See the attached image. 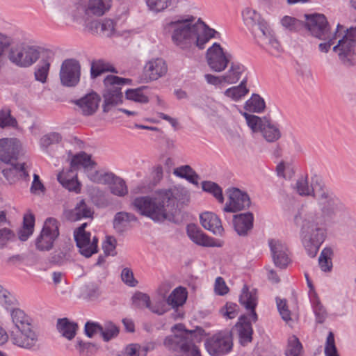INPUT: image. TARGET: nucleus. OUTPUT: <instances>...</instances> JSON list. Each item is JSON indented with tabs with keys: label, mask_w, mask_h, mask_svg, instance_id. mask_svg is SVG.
<instances>
[{
	"label": "nucleus",
	"mask_w": 356,
	"mask_h": 356,
	"mask_svg": "<svg viewBox=\"0 0 356 356\" xmlns=\"http://www.w3.org/2000/svg\"><path fill=\"white\" fill-rule=\"evenodd\" d=\"M296 189L299 195H312L317 201L318 211H301L295 216V222L301 229L302 243L309 256L314 257L325 239L326 227L341 216L344 206L317 175L312 177L310 186L307 177L298 178Z\"/></svg>",
	"instance_id": "nucleus-1"
},
{
	"label": "nucleus",
	"mask_w": 356,
	"mask_h": 356,
	"mask_svg": "<svg viewBox=\"0 0 356 356\" xmlns=\"http://www.w3.org/2000/svg\"><path fill=\"white\" fill-rule=\"evenodd\" d=\"M165 35L170 36L172 44L190 56L197 48L204 49L212 38H220V33L204 22H195L193 16H175L168 18L163 24Z\"/></svg>",
	"instance_id": "nucleus-2"
},
{
	"label": "nucleus",
	"mask_w": 356,
	"mask_h": 356,
	"mask_svg": "<svg viewBox=\"0 0 356 356\" xmlns=\"http://www.w3.org/2000/svg\"><path fill=\"white\" fill-rule=\"evenodd\" d=\"M176 199L171 189L161 190L152 196L138 197L134 200V209L142 216L156 222L165 220L175 209Z\"/></svg>",
	"instance_id": "nucleus-3"
},
{
	"label": "nucleus",
	"mask_w": 356,
	"mask_h": 356,
	"mask_svg": "<svg viewBox=\"0 0 356 356\" xmlns=\"http://www.w3.org/2000/svg\"><path fill=\"white\" fill-rule=\"evenodd\" d=\"M174 335L167 337L164 346L169 350L180 352L186 356H201L199 347L195 343H200L206 334L204 330L198 327L195 330H188L184 325L178 323L172 327Z\"/></svg>",
	"instance_id": "nucleus-4"
},
{
	"label": "nucleus",
	"mask_w": 356,
	"mask_h": 356,
	"mask_svg": "<svg viewBox=\"0 0 356 356\" xmlns=\"http://www.w3.org/2000/svg\"><path fill=\"white\" fill-rule=\"evenodd\" d=\"M10 312L14 330L10 338L13 344L26 349H32L38 342V334L34 330L32 318L19 308Z\"/></svg>",
	"instance_id": "nucleus-5"
},
{
	"label": "nucleus",
	"mask_w": 356,
	"mask_h": 356,
	"mask_svg": "<svg viewBox=\"0 0 356 356\" xmlns=\"http://www.w3.org/2000/svg\"><path fill=\"white\" fill-rule=\"evenodd\" d=\"M41 55L40 47L26 42L12 46L8 51L10 61L20 67H28L34 64Z\"/></svg>",
	"instance_id": "nucleus-6"
},
{
	"label": "nucleus",
	"mask_w": 356,
	"mask_h": 356,
	"mask_svg": "<svg viewBox=\"0 0 356 356\" xmlns=\"http://www.w3.org/2000/svg\"><path fill=\"white\" fill-rule=\"evenodd\" d=\"M241 113L245 118L248 126L252 132H261L267 142L273 143L281 138L282 134L279 127L273 123L269 118H261L246 112Z\"/></svg>",
	"instance_id": "nucleus-7"
},
{
	"label": "nucleus",
	"mask_w": 356,
	"mask_h": 356,
	"mask_svg": "<svg viewBox=\"0 0 356 356\" xmlns=\"http://www.w3.org/2000/svg\"><path fill=\"white\" fill-rule=\"evenodd\" d=\"M104 83L106 87L103 97L104 99V111L108 112L111 106L122 102L121 86L131 83L128 79L120 78L114 75L107 76Z\"/></svg>",
	"instance_id": "nucleus-8"
},
{
	"label": "nucleus",
	"mask_w": 356,
	"mask_h": 356,
	"mask_svg": "<svg viewBox=\"0 0 356 356\" xmlns=\"http://www.w3.org/2000/svg\"><path fill=\"white\" fill-rule=\"evenodd\" d=\"M204 346L211 356L227 355L232 350L233 346L232 334L228 332H219L207 339Z\"/></svg>",
	"instance_id": "nucleus-9"
},
{
	"label": "nucleus",
	"mask_w": 356,
	"mask_h": 356,
	"mask_svg": "<svg viewBox=\"0 0 356 356\" xmlns=\"http://www.w3.org/2000/svg\"><path fill=\"white\" fill-rule=\"evenodd\" d=\"M231 58V55L218 42H214L206 52V60L209 67L216 72L224 71L230 63Z\"/></svg>",
	"instance_id": "nucleus-10"
},
{
	"label": "nucleus",
	"mask_w": 356,
	"mask_h": 356,
	"mask_svg": "<svg viewBox=\"0 0 356 356\" xmlns=\"http://www.w3.org/2000/svg\"><path fill=\"white\" fill-rule=\"evenodd\" d=\"M58 221L54 218H47L40 236L37 238L35 245L39 250H49L52 248L55 240L59 236Z\"/></svg>",
	"instance_id": "nucleus-11"
},
{
	"label": "nucleus",
	"mask_w": 356,
	"mask_h": 356,
	"mask_svg": "<svg viewBox=\"0 0 356 356\" xmlns=\"http://www.w3.org/2000/svg\"><path fill=\"white\" fill-rule=\"evenodd\" d=\"M356 46V27H351L346 31V33L339 39L338 44L333 47L339 59L344 63H350L354 54Z\"/></svg>",
	"instance_id": "nucleus-12"
},
{
	"label": "nucleus",
	"mask_w": 356,
	"mask_h": 356,
	"mask_svg": "<svg viewBox=\"0 0 356 356\" xmlns=\"http://www.w3.org/2000/svg\"><path fill=\"white\" fill-rule=\"evenodd\" d=\"M87 223H83L74 233V239L79 252L86 257H90L97 252L98 238L95 236L91 238V234L85 231Z\"/></svg>",
	"instance_id": "nucleus-13"
},
{
	"label": "nucleus",
	"mask_w": 356,
	"mask_h": 356,
	"mask_svg": "<svg viewBox=\"0 0 356 356\" xmlns=\"http://www.w3.org/2000/svg\"><path fill=\"white\" fill-rule=\"evenodd\" d=\"M81 66L78 60L70 58L65 60L60 67V79L63 85L74 86L80 80Z\"/></svg>",
	"instance_id": "nucleus-14"
},
{
	"label": "nucleus",
	"mask_w": 356,
	"mask_h": 356,
	"mask_svg": "<svg viewBox=\"0 0 356 356\" xmlns=\"http://www.w3.org/2000/svg\"><path fill=\"white\" fill-rule=\"evenodd\" d=\"M20 150L21 144L17 138L0 139V164H11L17 161Z\"/></svg>",
	"instance_id": "nucleus-15"
},
{
	"label": "nucleus",
	"mask_w": 356,
	"mask_h": 356,
	"mask_svg": "<svg viewBox=\"0 0 356 356\" xmlns=\"http://www.w3.org/2000/svg\"><path fill=\"white\" fill-rule=\"evenodd\" d=\"M305 26L310 33L321 40H327L329 38L328 24L325 17L321 14L305 15Z\"/></svg>",
	"instance_id": "nucleus-16"
},
{
	"label": "nucleus",
	"mask_w": 356,
	"mask_h": 356,
	"mask_svg": "<svg viewBox=\"0 0 356 356\" xmlns=\"http://www.w3.org/2000/svg\"><path fill=\"white\" fill-rule=\"evenodd\" d=\"M228 193L229 200L223 209L224 211L235 213L249 207L250 200L246 193L236 188L229 189Z\"/></svg>",
	"instance_id": "nucleus-17"
},
{
	"label": "nucleus",
	"mask_w": 356,
	"mask_h": 356,
	"mask_svg": "<svg viewBox=\"0 0 356 356\" xmlns=\"http://www.w3.org/2000/svg\"><path fill=\"white\" fill-rule=\"evenodd\" d=\"M168 71L165 60L162 58H153L146 63L143 68L144 80L147 82L159 79Z\"/></svg>",
	"instance_id": "nucleus-18"
},
{
	"label": "nucleus",
	"mask_w": 356,
	"mask_h": 356,
	"mask_svg": "<svg viewBox=\"0 0 356 356\" xmlns=\"http://www.w3.org/2000/svg\"><path fill=\"white\" fill-rule=\"evenodd\" d=\"M273 261L280 268L286 267L290 262L288 248L280 240L270 239L268 241Z\"/></svg>",
	"instance_id": "nucleus-19"
},
{
	"label": "nucleus",
	"mask_w": 356,
	"mask_h": 356,
	"mask_svg": "<svg viewBox=\"0 0 356 356\" xmlns=\"http://www.w3.org/2000/svg\"><path fill=\"white\" fill-rule=\"evenodd\" d=\"M188 237L196 244L205 247H221L222 242L209 237L195 225L187 226Z\"/></svg>",
	"instance_id": "nucleus-20"
},
{
	"label": "nucleus",
	"mask_w": 356,
	"mask_h": 356,
	"mask_svg": "<svg viewBox=\"0 0 356 356\" xmlns=\"http://www.w3.org/2000/svg\"><path fill=\"white\" fill-rule=\"evenodd\" d=\"M115 23L108 18L102 20H93L88 25V30L92 34H99L104 37H111L115 34Z\"/></svg>",
	"instance_id": "nucleus-21"
},
{
	"label": "nucleus",
	"mask_w": 356,
	"mask_h": 356,
	"mask_svg": "<svg viewBox=\"0 0 356 356\" xmlns=\"http://www.w3.org/2000/svg\"><path fill=\"white\" fill-rule=\"evenodd\" d=\"M99 102V96L95 92H90L76 100L75 104L83 115H91L97 110Z\"/></svg>",
	"instance_id": "nucleus-22"
},
{
	"label": "nucleus",
	"mask_w": 356,
	"mask_h": 356,
	"mask_svg": "<svg viewBox=\"0 0 356 356\" xmlns=\"http://www.w3.org/2000/svg\"><path fill=\"white\" fill-rule=\"evenodd\" d=\"M243 19L245 24L249 28L258 26L261 33H266L269 28L268 23L261 18V15L250 8H246L242 12Z\"/></svg>",
	"instance_id": "nucleus-23"
},
{
	"label": "nucleus",
	"mask_w": 356,
	"mask_h": 356,
	"mask_svg": "<svg viewBox=\"0 0 356 356\" xmlns=\"http://www.w3.org/2000/svg\"><path fill=\"white\" fill-rule=\"evenodd\" d=\"M202 227L216 235L222 236L224 229L220 219L213 213L206 211L200 216Z\"/></svg>",
	"instance_id": "nucleus-24"
},
{
	"label": "nucleus",
	"mask_w": 356,
	"mask_h": 356,
	"mask_svg": "<svg viewBox=\"0 0 356 356\" xmlns=\"http://www.w3.org/2000/svg\"><path fill=\"white\" fill-rule=\"evenodd\" d=\"M10 167L6 168L2 170V174L5 178L10 182H14L17 179H25L29 178V175L27 171V166L25 163H18L14 161L11 164H7Z\"/></svg>",
	"instance_id": "nucleus-25"
},
{
	"label": "nucleus",
	"mask_w": 356,
	"mask_h": 356,
	"mask_svg": "<svg viewBox=\"0 0 356 356\" xmlns=\"http://www.w3.org/2000/svg\"><path fill=\"white\" fill-rule=\"evenodd\" d=\"M113 5V0H88L85 13L101 17L108 13Z\"/></svg>",
	"instance_id": "nucleus-26"
},
{
	"label": "nucleus",
	"mask_w": 356,
	"mask_h": 356,
	"mask_svg": "<svg viewBox=\"0 0 356 356\" xmlns=\"http://www.w3.org/2000/svg\"><path fill=\"white\" fill-rule=\"evenodd\" d=\"M54 60V54L51 51L47 50L42 52V58L35 72L36 80L44 83L47 81L51 64Z\"/></svg>",
	"instance_id": "nucleus-27"
},
{
	"label": "nucleus",
	"mask_w": 356,
	"mask_h": 356,
	"mask_svg": "<svg viewBox=\"0 0 356 356\" xmlns=\"http://www.w3.org/2000/svg\"><path fill=\"white\" fill-rule=\"evenodd\" d=\"M240 303L247 309L250 310V318L254 321L257 320V314L255 312V307L257 305V297L256 291H249L248 286L245 285L242 290V293L239 298Z\"/></svg>",
	"instance_id": "nucleus-28"
},
{
	"label": "nucleus",
	"mask_w": 356,
	"mask_h": 356,
	"mask_svg": "<svg viewBox=\"0 0 356 356\" xmlns=\"http://www.w3.org/2000/svg\"><path fill=\"white\" fill-rule=\"evenodd\" d=\"M236 328L242 345H246L252 341L253 330L246 316H242L238 318V321L236 324Z\"/></svg>",
	"instance_id": "nucleus-29"
},
{
	"label": "nucleus",
	"mask_w": 356,
	"mask_h": 356,
	"mask_svg": "<svg viewBox=\"0 0 356 356\" xmlns=\"http://www.w3.org/2000/svg\"><path fill=\"white\" fill-rule=\"evenodd\" d=\"M96 163L92 160L91 156L84 152H81L74 155L71 159V170H77L83 168L86 172L92 170Z\"/></svg>",
	"instance_id": "nucleus-30"
},
{
	"label": "nucleus",
	"mask_w": 356,
	"mask_h": 356,
	"mask_svg": "<svg viewBox=\"0 0 356 356\" xmlns=\"http://www.w3.org/2000/svg\"><path fill=\"white\" fill-rule=\"evenodd\" d=\"M73 174L72 170L68 172L62 171L58 175V181L60 184L70 191L79 193L81 191V184L77 179L76 175Z\"/></svg>",
	"instance_id": "nucleus-31"
},
{
	"label": "nucleus",
	"mask_w": 356,
	"mask_h": 356,
	"mask_svg": "<svg viewBox=\"0 0 356 356\" xmlns=\"http://www.w3.org/2000/svg\"><path fill=\"white\" fill-rule=\"evenodd\" d=\"M253 224V216L250 213H241L234 216V226L239 235H245L251 229Z\"/></svg>",
	"instance_id": "nucleus-32"
},
{
	"label": "nucleus",
	"mask_w": 356,
	"mask_h": 356,
	"mask_svg": "<svg viewBox=\"0 0 356 356\" xmlns=\"http://www.w3.org/2000/svg\"><path fill=\"white\" fill-rule=\"evenodd\" d=\"M244 65L238 62H232L227 72L223 74L225 83L233 84L239 81L242 74L245 72Z\"/></svg>",
	"instance_id": "nucleus-33"
},
{
	"label": "nucleus",
	"mask_w": 356,
	"mask_h": 356,
	"mask_svg": "<svg viewBox=\"0 0 356 356\" xmlns=\"http://www.w3.org/2000/svg\"><path fill=\"white\" fill-rule=\"evenodd\" d=\"M188 298V291L186 288L179 286L175 288L167 298V302L172 308L183 306Z\"/></svg>",
	"instance_id": "nucleus-34"
},
{
	"label": "nucleus",
	"mask_w": 356,
	"mask_h": 356,
	"mask_svg": "<svg viewBox=\"0 0 356 356\" xmlns=\"http://www.w3.org/2000/svg\"><path fill=\"white\" fill-rule=\"evenodd\" d=\"M309 300L316 322L318 323H323L327 318V312L324 306L321 302L316 291L310 293Z\"/></svg>",
	"instance_id": "nucleus-35"
},
{
	"label": "nucleus",
	"mask_w": 356,
	"mask_h": 356,
	"mask_svg": "<svg viewBox=\"0 0 356 356\" xmlns=\"http://www.w3.org/2000/svg\"><path fill=\"white\" fill-rule=\"evenodd\" d=\"M133 305L137 308H148L152 312L159 315L165 313L163 308L155 309L151 307V301L149 296L142 292L136 293L132 297Z\"/></svg>",
	"instance_id": "nucleus-36"
},
{
	"label": "nucleus",
	"mask_w": 356,
	"mask_h": 356,
	"mask_svg": "<svg viewBox=\"0 0 356 356\" xmlns=\"http://www.w3.org/2000/svg\"><path fill=\"white\" fill-rule=\"evenodd\" d=\"M264 42L266 45L267 51L272 55L277 56L282 51V47L279 41L275 38L272 30L270 28L262 33Z\"/></svg>",
	"instance_id": "nucleus-37"
},
{
	"label": "nucleus",
	"mask_w": 356,
	"mask_h": 356,
	"mask_svg": "<svg viewBox=\"0 0 356 356\" xmlns=\"http://www.w3.org/2000/svg\"><path fill=\"white\" fill-rule=\"evenodd\" d=\"M173 174L176 177L186 179L188 182L195 185L198 184L199 175L188 165H184L174 169Z\"/></svg>",
	"instance_id": "nucleus-38"
},
{
	"label": "nucleus",
	"mask_w": 356,
	"mask_h": 356,
	"mask_svg": "<svg viewBox=\"0 0 356 356\" xmlns=\"http://www.w3.org/2000/svg\"><path fill=\"white\" fill-rule=\"evenodd\" d=\"M77 324L70 322L66 318L58 319L57 329L58 332L66 339L71 340L75 335L77 330Z\"/></svg>",
	"instance_id": "nucleus-39"
},
{
	"label": "nucleus",
	"mask_w": 356,
	"mask_h": 356,
	"mask_svg": "<svg viewBox=\"0 0 356 356\" xmlns=\"http://www.w3.org/2000/svg\"><path fill=\"white\" fill-rule=\"evenodd\" d=\"M136 217L130 213L119 212L118 213L113 220L115 229L118 232L124 231L132 222H136Z\"/></svg>",
	"instance_id": "nucleus-40"
},
{
	"label": "nucleus",
	"mask_w": 356,
	"mask_h": 356,
	"mask_svg": "<svg viewBox=\"0 0 356 356\" xmlns=\"http://www.w3.org/2000/svg\"><path fill=\"white\" fill-rule=\"evenodd\" d=\"M249 89L247 88V79H243L237 86H233L227 89L224 94L226 97L238 102L248 95Z\"/></svg>",
	"instance_id": "nucleus-41"
},
{
	"label": "nucleus",
	"mask_w": 356,
	"mask_h": 356,
	"mask_svg": "<svg viewBox=\"0 0 356 356\" xmlns=\"http://www.w3.org/2000/svg\"><path fill=\"white\" fill-rule=\"evenodd\" d=\"M35 218L32 213H27L24 216L23 227L18 233L19 238L22 241H26L34 230Z\"/></svg>",
	"instance_id": "nucleus-42"
},
{
	"label": "nucleus",
	"mask_w": 356,
	"mask_h": 356,
	"mask_svg": "<svg viewBox=\"0 0 356 356\" xmlns=\"http://www.w3.org/2000/svg\"><path fill=\"white\" fill-rule=\"evenodd\" d=\"M266 108L264 99L257 94H252L244 105V108L251 113H262Z\"/></svg>",
	"instance_id": "nucleus-43"
},
{
	"label": "nucleus",
	"mask_w": 356,
	"mask_h": 356,
	"mask_svg": "<svg viewBox=\"0 0 356 356\" xmlns=\"http://www.w3.org/2000/svg\"><path fill=\"white\" fill-rule=\"evenodd\" d=\"M92 211L87 207L83 200H81L76 207L72 210L69 214L70 220L77 221L83 218H90L92 215Z\"/></svg>",
	"instance_id": "nucleus-44"
},
{
	"label": "nucleus",
	"mask_w": 356,
	"mask_h": 356,
	"mask_svg": "<svg viewBox=\"0 0 356 356\" xmlns=\"http://www.w3.org/2000/svg\"><path fill=\"white\" fill-rule=\"evenodd\" d=\"M0 303L9 312L17 308L18 301L15 296L6 289L0 285Z\"/></svg>",
	"instance_id": "nucleus-45"
},
{
	"label": "nucleus",
	"mask_w": 356,
	"mask_h": 356,
	"mask_svg": "<svg viewBox=\"0 0 356 356\" xmlns=\"http://www.w3.org/2000/svg\"><path fill=\"white\" fill-rule=\"evenodd\" d=\"M145 87H140L135 89H128L125 92V97L127 99L138 102L141 104H145L149 102V97L144 90Z\"/></svg>",
	"instance_id": "nucleus-46"
},
{
	"label": "nucleus",
	"mask_w": 356,
	"mask_h": 356,
	"mask_svg": "<svg viewBox=\"0 0 356 356\" xmlns=\"http://www.w3.org/2000/svg\"><path fill=\"white\" fill-rule=\"evenodd\" d=\"M106 72H114V67L103 60L94 61L91 65V76L95 78Z\"/></svg>",
	"instance_id": "nucleus-47"
},
{
	"label": "nucleus",
	"mask_w": 356,
	"mask_h": 356,
	"mask_svg": "<svg viewBox=\"0 0 356 356\" xmlns=\"http://www.w3.org/2000/svg\"><path fill=\"white\" fill-rule=\"evenodd\" d=\"M333 252L330 248H325L319 257L318 263L321 269L324 272H329L332 268V256Z\"/></svg>",
	"instance_id": "nucleus-48"
},
{
	"label": "nucleus",
	"mask_w": 356,
	"mask_h": 356,
	"mask_svg": "<svg viewBox=\"0 0 356 356\" xmlns=\"http://www.w3.org/2000/svg\"><path fill=\"white\" fill-rule=\"evenodd\" d=\"M202 186L204 191L212 194L219 202H223L222 191L217 184L210 181H205L202 182Z\"/></svg>",
	"instance_id": "nucleus-49"
},
{
	"label": "nucleus",
	"mask_w": 356,
	"mask_h": 356,
	"mask_svg": "<svg viewBox=\"0 0 356 356\" xmlns=\"http://www.w3.org/2000/svg\"><path fill=\"white\" fill-rule=\"evenodd\" d=\"M302 348V345L296 336H291L289 338L285 355L286 356H300Z\"/></svg>",
	"instance_id": "nucleus-50"
},
{
	"label": "nucleus",
	"mask_w": 356,
	"mask_h": 356,
	"mask_svg": "<svg viewBox=\"0 0 356 356\" xmlns=\"http://www.w3.org/2000/svg\"><path fill=\"white\" fill-rule=\"evenodd\" d=\"M277 175L286 179H290L293 176L295 171L291 163L281 161L276 167Z\"/></svg>",
	"instance_id": "nucleus-51"
},
{
	"label": "nucleus",
	"mask_w": 356,
	"mask_h": 356,
	"mask_svg": "<svg viewBox=\"0 0 356 356\" xmlns=\"http://www.w3.org/2000/svg\"><path fill=\"white\" fill-rule=\"evenodd\" d=\"M149 10L154 13L164 11L171 5V0H145Z\"/></svg>",
	"instance_id": "nucleus-52"
},
{
	"label": "nucleus",
	"mask_w": 356,
	"mask_h": 356,
	"mask_svg": "<svg viewBox=\"0 0 356 356\" xmlns=\"http://www.w3.org/2000/svg\"><path fill=\"white\" fill-rule=\"evenodd\" d=\"M62 140V136L58 132H51L44 135L40 140L42 148L47 149L51 145L58 144Z\"/></svg>",
	"instance_id": "nucleus-53"
},
{
	"label": "nucleus",
	"mask_w": 356,
	"mask_h": 356,
	"mask_svg": "<svg viewBox=\"0 0 356 356\" xmlns=\"http://www.w3.org/2000/svg\"><path fill=\"white\" fill-rule=\"evenodd\" d=\"M111 193L118 196H124L127 194L128 189L125 181L120 178L116 177L111 186Z\"/></svg>",
	"instance_id": "nucleus-54"
},
{
	"label": "nucleus",
	"mask_w": 356,
	"mask_h": 356,
	"mask_svg": "<svg viewBox=\"0 0 356 356\" xmlns=\"http://www.w3.org/2000/svg\"><path fill=\"white\" fill-rule=\"evenodd\" d=\"M147 348L138 344H131L126 347L121 356H146Z\"/></svg>",
	"instance_id": "nucleus-55"
},
{
	"label": "nucleus",
	"mask_w": 356,
	"mask_h": 356,
	"mask_svg": "<svg viewBox=\"0 0 356 356\" xmlns=\"http://www.w3.org/2000/svg\"><path fill=\"white\" fill-rule=\"evenodd\" d=\"M324 353L325 356H339L334 340V335L332 332H330L325 341Z\"/></svg>",
	"instance_id": "nucleus-56"
},
{
	"label": "nucleus",
	"mask_w": 356,
	"mask_h": 356,
	"mask_svg": "<svg viewBox=\"0 0 356 356\" xmlns=\"http://www.w3.org/2000/svg\"><path fill=\"white\" fill-rule=\"evenodd\" d=\"M238 307L236 303L227 302L220 310V314L227 319H232L238 315Z\"/></svg>",
	"instance_id": "nucleus-57"
},
{
	"label": "nucleus",
	"mask_w": 356,
	"mask_h": 356,
	"mask_svg": "<svg viewBox=\"0 0 356 356\" xmlns=\"http://www.w3.org/2000/svg\"><path fill=\"white\" fill-rule=\"evenodd\" d=\"M281 24L286 29L291 31H296L302 26V22L287 15L282 17Z\"/></svg>",
	"instance_id": "nucleus-58"
},
{
	"label": "nucleus",
	"mask_w": 356,
	"mask_h": 356,
	"mask_svg": "<svg viewBox=\"0 0 356 356\" xmlns=\"http://www.w3.org/2000/svg\"><path fill=\"white\" fill-rule=\"evenodd\" d=\"M343 32H345L344 27L342 25L338 24L337 26L336 32L334 33L333 36L332 38H330L329 36V38H327V39H329L328 42L321 43L319 44L320 51L322 52L327 53L329 51V49H330L331 45H332L334 44V40H336L337 38H339L340 35Z\"/></svg>",
	"instance_id": "nucleus-59"
},
{
	"label": "nucleus",
	"mask_w": 356,
	"mask_h": 356,
	"mask_svg": "<svg viewBox=\"0 0 356 356\" xmlns=\"http://www.w3.org/2000/svg\"><path fill=\"white\" fill-rule=\"evenodd\" d=\"M17 121L13 118L9 110L0 111V127L4 128L6 127L17 126Z\"/></svg>",
	"instance_id": "nucleus-60"
},
{
	"label": "nucleus",
	"mask_w": 356,
	"mask_h": 356,
	"mask_svg": "<svg viewBox=\"0 0 356 356\" xmlns=\"http://www.w3.org/2000/svg\"><path fill=\"white\" fill-rule=\"evenodd\" d=\"M116 239L113 236H106L102 244V248L105 254L114 256L116 254Z\"/></svg>",
	"instance_id": "nucleus-61"
},
{
	"label": "nucleus",
	"mask_w": 356,
	"mask_h": 356,
	"mask_svg": "<svg viewBox=\"0 0 356 356\" xmlns=\"http://www.w3.org/2000/svg\"><path fill=\"white\" fill-rule=\"evenodd\" d=\"M119 330L118 327L112 323L106 324L105 327H102L101 334L102 335L104 341H108L113 337L118 335Z\"/></svg>",
	"instance_id": "nucleus-62"
},
{
	"label": "nucleus",
	"mask_w": 356,
	"mask_h": 356,
	"mask_svg": "<svg viewBox=\"0 0 356 356\" xmlns=\"http://www.w3.org/2000/svg\"><path fill=\"white\" fill-rule=\"evenodd\" d=\"M229 289L225 281L221 277H218L215 280L214 291L218 296H225L228 293Z\"/></svg>",
	"instance_id": "nucleus-63"
},
{
	"label": "nucleus",
	"mask_w": 356,
	"mask_h": 356,
	"mask_svg": "<svg viewBox=\"0 0 356 356\" xmlns=\"http://www.w3.org/2000/svg\"><path fill=\"white\" fill-rule=\"evenodd\" d=\"M30 191L31 193L34 195H40L45 191V187L40 179L39 175L37 174L33 175V180Z\"/></svg>",
	"instance_id": "nucleus-64"
}]
</instances>
